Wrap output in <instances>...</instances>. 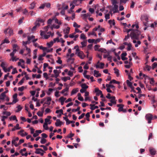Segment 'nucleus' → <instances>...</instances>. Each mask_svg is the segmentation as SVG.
Masks as SVG:
<instances>
[{"label": "nucleus", "mask_w": 157, "mask_h": 157, "mask_svg": "<svg viewBox=\"0 0 157 157\" xmlns=\"http://www.w3.org/2000/svg\"><path fill=\"white\" fill-rule=\"evenodd\" d=\"M140 32L138 29L133 30L130 34V36L133 40H138L139 36L140 35Z\"/></svg>", "instance_id": "nucleus-1"}, {"label": "nucleus", "mask_w": 157, "mask_h": 157, "mask_svg": "<svg viewBox=\"0 0 157 157\" xmlns=\"http://www.w3.org/2000/svg\"><path fill=\"white\" fill-rule=\"evenodd\" d=\"M145 118L148 121V123L150 124L151 123V121L153 118V116L151 114L149 113L146 115Z\"/></svg>", "instance_id": "nucleus-2"}, {"label": "nucleus", "mask_w": 157, "mask_h": 157, "mask_svg": "<svg viewBox=\"0 0 157 157\" xmlns=\"http://www.w3.org/2000/svg\"><path fill=\"white\" fill-rule=\"evenodd\" d=\"M50 120L47 118L45 119V122L43 125V127L46 130H48V122Z\"/></svg>", "instance_id": "nucleus-3"}, {"label": "nucleus", "mask_w": 157, "mask_h": 157, "mask_svg": "<svg viewBox=\"0 0 157 157\" xmlns=\"http://www.w3.org/2000/svg\"><path fill=\"white\" fill-rule=\"evenodd\" d=\"M94 91L96 93V95L99 96L102 93V92L99 90L98 88H95L94 89Z\"/></svg>", "instance_id": "nucleus-4"}, {"label": "nucleus", "mask_w": 157, "mask_h": 157, "mask_svg": "<svg viewBox=\"0 0 157 157\" xmlns=\"http://www.w3.org/2000/svg\"><path fill=\"white\" fill-rule=\"evenodd\" d=\"M78 56L82 59L84 58L85 57V56L84 55L82 51H80L78 52Z\"/></svg>", "instance_id": "nucleus-5"}, {"label": "nucleus", "mask_w": 157, "mask_h": 157, "mask_svg": "<svg viewBox=\"0 0 157 157\" xmlns=\"http://www.w3.org/2000/svg\"><path fill=\"white\" fill-rule=\"evenodd\" d=\"M118 6L117 5H115L112 8V10L113 11V13H116L119 12L118 10Z\"/></svg>", "instance_id": "nucleus-6"}, {"label": "nucleus", "mask_w": 157, "mask_h": 157, "mask_svg": "<svg viewBox=\"0 0 157 157\" xmlns=\"http://www.w3.org/2000/svg\"><path fill=\"white\" fill-rule=\"evenodd\" d=\"M149 151L150 154L152 155H155L156 153V151L155 149L150 148L149 149Z\"/></svg>", "instance_id": "nucleus-7"}, {"label": "nucleus", "mask_w": 157, "mask_h": 157, "mask_svg": "<svg viewBox=\"0 0 157 157\" xmlns=\"http://www.w3.org/2000/svg\"><path fill=\"white\" fill-rule=\"evenodd\" d=\"M15 53L12 52L10 54V56L11 57V59L12 60V61H17L19 59V58H17L16 59H14V55Z\"/></svg>", "instance_id": "nucleus-8"}, {"label": "nucleus", "mask_w": 157, "mask_h": 157, "mask_svg": "<svg viewBox=\"0 0 157 157\" xmlns=\"http://www.w3.org/2000/svg\"><path fill=\"white\" fill-rule=\"evenodd\" d=\"M94 76L96 77H98L101 76V74L99 73V71L95 70L94 71Z\"/></svg>", "instance_id": "nucleus-9"}, {"label": "nucleus", "mask_w": 157, "mask_h": 157, "mask_svg": "<svg viewBox=\"0 0 157 157\" xmlns=\"http://www.w3.org/2000/svg\"><path fill=\"white\" fill-rule=\"evenodd\" d=\"M56 121V122L55 123V125L56 127L61 126L62 124V122L59 119H57Z\"/></svg>", "instance_id": "nucleus-10"}, {"label": "nucleus", "mask_w": 157, "mask_h": 157, "mask_svg": "<svg viewBox=\"0 0 157 157\" xmlns=\"http://www.w3.org/2000/svg\"><path fill=\"white\" fill-rule=\"evenodd\" d=\"M110 101L113 104H116L117 103V100H116V98L115 96H112V98L111 99Z\"/></svg>", "instance_id": "nucleus-11"}, {"label": "nucleus", "mask_w": 157, "mask_h": 157, "mask_svg": "<svg viewBox=\"0 0 157 157\" xmlns=\"http://www.w3.org/2000/svg\"><path fill=\"white\" fill-rule=\"evenodd\" d=\"M36 3L34 2H32L30 5V6L29 7V9L32 10L33 9L35 6Z\"/></svg>", "instance_id": "nucleus-12"}, {"label": "nucleus", "mask_w": 157, "mask_h": 157, "mask_svg": "<svg viewBox=\"0 0 157 157\" xmlns=\"http://www.w3.org/2000/svg\"><path fill=\"white\" fill-rule=\"evenodd\" d=\"M52 99L50 97H48L47 98V101L44 103L45 104H47L48 105H50V102L51 101Z\"/></svg>", "instance_id": "nucleus-13"}, {"label": "nucleus", "mask_w": 157, "mask_h": 157, "mask_svg": "<svg viewBox=\"0 0 157 157\" xmlns=\"http://www.w3.org/2000/svg\"><path fill=\"white\" fill-rule=\"evenodd\" d=\"M10 41L7 38H6L2 42L0 46H1V45L2 44H3L4 43H10Z\"/></svg>", "instance_id": "nucleus-14"}, {"label": "nucleus", "mask_w": 157, "mask_h": 157, "mask_svg": "<svg viewBox=\"0 0 157 157\" xmlns=\"http://www.w3.org/2000/svg\"><path fill=\"white\" fill-rule=\"evenodd\" d=\"M40 151L44 152L43 150L41 148H36V151L35 152V153L37 154H39L40 153Z\"/></svg>", "instance_id": "nucleus-15"}, {"label": "nucleus", "mask_w": 157, "mask_h": 157, "mask_svg": "<svg viewBox=\"0 0 157 157\" xmlns=\"http://www.w3.org/2000/svg\"><path fill=\"white\" fill-rule=\"evenodd\" d=\"M70 30V28L69 27H67L66 29L63 30V32L64 33L68 34L69 33Z\"/></svg>", "instance_id": "nucleus-16"}, {"label": "nucleus", "mask_w": 157, "mask_h": 157, "mask_svg": "<svg viewBox=\"0 0 157 157\" xmlns=\"http://www.w3.org/2000/svg\"><path fill=\"white\" fill-rule=\"evenodd\" d=\"M113 70L114 71V73L116 74L117 77H118L119 76V71L116 68H114Z\"/></svg>", "instance_id": "nucleus-17"}, {"label": "nucleus", "mask_w": 157, "mask_h": 157, "mask_svg": "<svg viewBox=\"0 0 157 157\" xmlns=\"http://www.w3.org/2000/svg\"><path fill=\"white\" fill-rule=\"evenodd\" d=\"M78 88L74 89L71 92V95L74 94L78 91Z\"/></svg>", "instance_id": "nucleus-18"}, {"label": "nucleus", "mask_w": 157, "mask_h": 157, "mask_svg": "<svg viewBox=\"0 0 157 157\" xmlns=\"http://www.w3.org/2000/svg\"><path fill=\"white\" fill-rule=\"evenodd\" d=\"M7 14H9L12 17H13V13L12 12H11V13H5V14H2V17H5L7 15Z\"/></svg>", "instance_id": "nucleus-19"}, {"label": "nucleus", "mask_w": 157, "mask_h": 157, "mask_svg": "<svg viewBox=\"0 0 157 157\" xmlns=\"http://www.w3.org/2000/svg\"><path fill=\"white\" fill-rule=\"evenodd\" d=\"M6 97V95L2 93L0 96V100H4Z\"/></svg>", "instance_id": "nucleus-20"}, {"label": "nucleus", "mask_w": 157, "mask_h": 157, "mask_svg": "<svg viewBox=\"0 0 157 157\" xmlns=\"http://www.w3.org/2000/svg\"><path fill=\"white\" fill-rule=\"evenodd\" d=\"M17 109L16 110V112H18L19 111H21V110L22 109V107H21L20 105H19L17 106Z\"/></svg>", "instance_id": "nucleus-21"}, {"label": "nucleus", "mask_w": 157, "mask_h": 157, "mask_svg": "<svg viewBox=\"0 0 157 157\" xmlns=\"http://www.w3.org/2000/svg\"><path fill=\"white\" fill-rule=\"evenodd\" d=\"M151 68V67L148 65H146L145 67L144 68V70H146V69L148 71H150V70Z\"/></svg>", "instance_id": "nucleus-22"}, {"label": "nucleus", "mask_w": 157, "mask_h": 157, "mask_svg": "<svg viewBox=\"0 0 157 157\" xmlns=\"http://www.w3.org/2000/svg\"><path fill=\"white\" fill-rule=\"evenodd\" d=\"M126 83H127V84L128 86L130 87V88H131V87L133 86L132 85V83L131 82H129L128 80H127L126 81Z\"/></svg>", "instance_id": "nucleus-23"}, {"label": "nucleus", "mask_w": 157, "mask_h": 157, "mask_svg": "<svg viewBox=\"0 0 157 157\" xmlns=\"http://www.w3.org/2000/svg\"><path fill=\"white\" fill-rule=\"evenodd\" d=\"M82 88H83V89H86L88 88V86H87L86 84L84 83L82 84L81 86Z\"/></svg>", "instance_id": "nucleus-24"}, {"label": "nucleus", "mask_w": 157, "mask_h": 157, "mask_svg": "<svg viewBox=\"0 0 157 157\" xmlns=\"http://www.w3.org/2000/svg\"><path fill=\"white\" fill-rule=\"evenodd\" d=\"M71 78L69 77H65L62 78V80H63L64 82H66L67 80H70Z\"/></svg>", "instance_id": "nucleus-25"}, {"label": "nucleus", "mask_w": 157, "mask_h": 157, "mask_svg": "<svg viewBox=\"0 0 157 157\" xmlns=\"http://www.w3.org/2000/svg\"><path fill=\"white\" fill-rule=\"evenodd\" d=\"M53 43L54 42L52 41L49 43H47V45L49 47H51L53 45Z\"/></svg>", "instance_id": "nucleus-26"}, {"label": "nucleus", "mask_w": 157, "mask_h": 157, "mask_svg": "<svg viewBox=\"0 0 157 157\" xmlns=\"http://www.w3.org/2000/svg\"><path fill=\"white\" fill-rule=\"evenodd\" d=\"M81 44L82 45V47L83 48L86 46L87 44L86 41H83L81 43Z\"/></svg>", "instance_id": "nucleus-27"}, {"label": "nucleus", "mask_w": 157, "mask_h": 157, "mask_svg": "<svg viewBox=\"0 0 157 157\" xmlns=\"http://www.w3.org/2000/svg\"><path fill=\"white\" fill-rule=\"evenodd\" d=\"M65 5L63 4L62 5V6L61 7L62 9L64 10H67L68 8V6L67 5L65 6Z\"/></svg>", "instance_id": "nucleus-28"}, {"label": "nucleus", "mask_w": 157, "mask_h": 157, "mask_svg": "<svg viewBox=\"0 0 157 157\" xmlns=\"http://www.w3.org/2000/svg\"><path fill=\"white\" fill-rule=\"evenodd\" d=\"M66 99V98H64L63 97H61L59 99V100L60 102H64L65 100Z\"/></svg>", "instance_id": "nucleus-29"}, {"label": "nucleus", "mask_w": 157, "mask_h": 157, "mask_svg": "<svg viewBox=\"0 0 157 157\" xmlns=\"http://www.w3.org/2000/svg\"><path fill=\"white\" fill-rule=\"evenodd\" d=\"M108 22L110 25L112 24L113 25H115V23L114 20H109V21Z\"/></svg>", "instance_id": "nucleus-30"}, {"label": "nucleus", "mask_w": 157, "mask_h": 157, "mask_svg": "<svg viewBox=\"0 0 157 157\" xmlns=\"http://www.w3.org/2000/svg\"><path fill=\"white\" fill-rule=\"evenodd\" d=\"M8 33H9L10 34L9 36H10L11 35L13 34V30L9 28V30H8Z\"/></svg>", "instance_id": "nucleus-31"}, {"label": "nucleus", "mask_w": 157, "mask_h": 157, "mask_svg": "<svg viewBox=\"0 0 157 157\" xmlns=\"http://www.w3.org/2000/svg\"><path fill=\"white\" fill-rule=\"evenodd\" d=\"M106 86L108 88H109V87H111V88H115V86L113 85H112L111 84H106Z\"/></svg>", "instance_id": "nucleus-32"}, {"label": "nucleus", "mask_w": 157, "mask_h": 157, "mask_svg": "<svg viewBox=\"0 0 157 157\" xmlns=\"http://www.w3.org/2000/svg\"><path fill=\"white\" fill-rule=\"evenodd\" d=\"M3 114L4 115H6L7 116H10L11 115V113L10 112L4 111L3 112Z\"/></svg>", "instance_id": "nucleus-33"}, {"label": "nucleus", "mask_w": 157, "mask_h": 157, "mask_svg": "<svg viewBox=\"0 0 157 157\" xmlns=\"http://www.w3.org/2000/svg\"><path fill=\"white\" fill-rule=\"evenodd\" d=\"M58 60L56 61V62L59 64H61L62 63V60L61 59L60 57H58Z\"/></svg>", "instance_id": "nucleus-34"}, {"label": "nucleus", "mask_w": 157, "mask_h": 157, "mask_svg": "<svg viewBox=\"0 0 157 157\" xmlns=\"http://www.w3.org/2000/svg\"><path fill=\"white\" fill-rule=\"evenodd\" d=\"M73 26L74 27H77V28H79L80 27V25H78L76 22H74L73 24Z\"/></svg>", "instance_id": "nucleus-35"}, {"label": "nucleus", "mask_w": 157, "mask_h": 157, "mask_svg": "<svg viewBox=\"0 0 157 157\" xmlns=\"http://www.w3.org/2000/svg\"><path fill=\"white\" fill-rule=\"evenodd\" d=\"M46 140L44 138H42L40 141V143L42 144H44L46 142Z\"/></svg>", "instance_id": "nucleus-36"}, {"label": "nucleus", "mask_w": 157, "mask_h": 157, "mask_svg": "<svg viewBox=\"0 0 157 157\" xmlns=\"http://www.w3.org/2000/svg\"><path fill=\"white\" fill-rule=\"evenodd\" d=\"M25 80V78H23L18 83V84H20V85H21L24 82Z\"/></svg>", "instance_id": "nucleus-37"}, {"label": "nucleus", "mask_w": 157, "mask_h": 157, "mask_svg": "<svg viewBox=\"0 0 157 157\" xmlns=\"http://www.w3.org/2000/svg\"><path fill=\"white\" fill-rule=\"evenodd\" d=\"M80 38L81 39H86V37L83 33H82L81 34Z\"/></svg>", "instance_id": "nucleus-38"}, {"label": "nucleus", "mask_w": 157, "mask_h": 157, "mask_svg": "<svg viewBox=\"0 0 157 157\" xmlns=\"http://www.w3.org/2000/svg\"><path fill=\"white\" fill-rule=\"evenodd\" d=\"M55 23L58 24L59 25H61L62 23V22H61V21H59L58 19L57 18L55 19Z\"/></svg>", "instance_id": "nucleus-39"}, {"label": "nucleus", "mask_w": 157, "mask_h": 157, "mask_svg": "<svg viewBox=\"0 0 157 157\" xmlns=\"http://www.w3.org/2000/svg\"><path fill=\"white\" fill-rule=\"evenodd\" d=\"M150 79L151 80L150 82V83L152 84V85L154 86V82L155 81L154 80V78H151Z\"/></svg>", "instance_id": "nucleus-40"}, {"label": "nucleus", "mask_w": 157, "mask_h": 157, "mask_svg": "<svg viewBox=\"0 0 157 157\" xmlns=\"http://www.w3.org/2000/svg\"><path fill=\"white\" fill-rule=\"evenodd\" d=\"M30 41H29L28 40L27 41H23L22 42V44L23 45H26L28 44H29L30 43Z\"/></svg>", "instance_id": "nucleus-41"}, {"label": "nucleus", "mask_w": 157, "mask_h": 157, "mask_svg": "<svg viewBox=\"0 0 157 157\" xmlns=\"http://www.w3.org/2000/svg\"><path fill=\"white\" fill-rule=\"evenodd\" d=\"M100 47V46L98 45H96L94 47V49L95 51H98V48Z\"/></svg>", "instance_id": "nucleus-42"}, {"label": "nucleus", "mask_w": 157, "mask_h": 157, "mask_svg": "<svg viewBox=\"0 0 157 157\" xmlns=\"http://www.w3.org/2000/svg\"><path fill=\"white\" fill-rule=\"evenodd\" d=\"M34 38L35 36H28V40L29 41H30V40H31L32 39Z\"/></svg>", "instance_id": "nucleus-43"}, {"label": "nucleus", "mask_w": 157, "mask_h": 157, "mask_svg": "<svg viewBox=\"0 0 157 157\" xmlns=\"http://www.w3.org/2000/svg\"><path fill=\"white\" fill-rule=\"evenodd\" d=\"M145 19L146 21H147L148 20V18L147 17H145V16H142L141 17V20L142 21L143 19Z\"/></svg>", "instance_id": "nucleus-44"}, {"label": "nucleus", "mask_w": 157, "mask_h": 157, "mask_svg": "<svg viewBox=\"0 0 157 157\" xmlns=\"http://www.w3.org/2000/svg\"><path fill=\"white\" fill-rule=\"evenodd\" d=\"M69 88L67 87H66L65 89H63L61 91L62 94H64L65 92L68 90Z\"/></svg>", "instance_id": "nucleus-45"}, {"label": "nucleus", "mask_w": 157, "mask_h": 157, "mask_svg": "<svg viewBox=\"0 0 157 157\" xmlns=\"http://www.w3.org/2000/svg\"><path fill=\"white\" fill-rule=\"evenodd\" d=\"M78 1V0H74L72 2V3L70 4V6H72V3L75 4L76 6H78V5L76 4V3Z\"/></svg>", "instance_id": "nucleus-46"}, {"label": "nucleus", "mask_w": 157, "mask_h": 157, "mask_svg": "<svg viewBox=\"0 0 157 157\" xmlns=\"http://www.w3.org/2000/svg\"><path fill=\"white\" fill-rule=\"evenodd\" d=\"M98 51L100 52H103L104 53H105L106 52V50L105 49L101 48H100L98 50Z\"/></svg>", "instance_id": "nucleus-47"}, {"label": "nucleus", "mask_w": 157, "mask_h": 157, "mask_svg": "<svg viewBox=\"0 0 157 157\" xmlns=\"http://www.w3.org/2000/svg\"><path fill=\"white\" fill-rule=\"evenodd\" d=\"M17 73V70L16 68H14L13 69V71L12 72V74L13 75Z\"/></svg>", "instance_id": "nucleus-48"}, {"label": "nucleus", "mask_w": 157, "mask_h": 157, "mask_svg": "<svg viewBox=\"0 0 157 157\" xmlns=\"http://www.w3.org/2000/svg\"><path fill=\"white\" fill-rule=\"evenodd\" d=\"M157 66V63H154L152 65V68L154 69Z\"/></svg>", "instance_id": "nucleus-49"}, {"label": "nucleus", "mask_w": 157, "mask_h": 157, "mask_svg": "<svg viewBox=\"0 0 157 157\" xmlns=\"http://www.w3.org/2000/svg\"><path fill=\"white\" fill-rule=\"evenodd\" d=\"M128 47L127 48V50L128 51H130L131 50V47H132V44H129L128 45Z\"/></svg>", "instance_id": "nucleus-50"}, {"label": "nucleus", "mask_w": 157, "mask_h": 157, "mask_svg": "<svg viewBox=\"0 0 157 157\" xmlns=\"http://www.w3.org/2000/svg\"><path fill=\"white\" fill-rule=\"evenodd\" d=\"M53 20H54V19H52L51 18L48 19L47 21L48 24H51Z\"/></svg>", "instance_id": "nucleus-51"}, {"label": "nucleus", "mask_w": 157, "mask_h": 157, "mask_svg": "<svg viewBox=\"0 0 157 157\" xmlns=\"http://www.w3.org/2000/svg\"><path fill=\"white\" fill-rule=\"evenodd\" d=\"M95 40V39H90L88 40V41L89 43H93L94 42Z\"/></svg>", "instance_id": "nucleus-52"}, {"label": "nucleus", "mask_w": 157, "mask_h": 157, "mask_svg": "<svg viewBox=\"0 0 157 157\" xmlns=\"http://www.w3.org/2000/svg\"><path fill=\"white\" fill-rule=\"evenodd\" d=\"M105 17L106 19L107 20L110 18L109 13H107L105 15Z\"/></svg>", "instance_id": "nucleus-53"}, {"label": "nucleus", "mask_w": 157, "mask_h": 157, "mask_svg": "<svg viewBox=\"0 0 157 157\" xmlns=\"http://www.w3.org/2000/svg\"><path fill=\"white\" fill-rule=\"evenodd\" d=\"M53 41L54 43L56 42V41H57L58 42H60V41L58 37L54 39Z\"/></svg>", "instance_id": "nucleus-54"}, {"label": "nucleus", "mask_w": 157, "mask_h": 157, "mask_svg": "<svg viewBox=\"0 0 157 157\" xmlns=\"http://www.w3.org/2000/svg\"><path fill=\"white\" fill-rule=\"evenodd\" d=\"M37 114L39 117H42L43 116V113H41L40 111H39L37 113Z\"/></svg>", "instance_id": "nucleus-55"}, {"label": "nucleus", "mask_w": 157, "mask_h": 157, "mask_svg": "<svg viewBox=\"0 0 157 157\" xmlns=\"http://www.w3.org/2000/svg\"><path fill=\"white\" fill-rule=\"evenodd\" d=\"M55 85L56 83H53L52 82H51L49 84L48 87H54L55 86Z\"/></svg>", "instance_id": "nucleus-56"}, {"label": "nucleus", "mask_w": 157, "mask_h": 157, "mask_svg": "<svg viewBox=\"0 0 157 157\" xmlns=\"http://www.w3.org/2000/svg\"><path fill=\"white\" fill-rule=\"evenodd\" d=\"M74 136V134L71 133L70 134L68 135L67 136V137L68 138H71L72 137H73Z\"/></svg>", "instance_id": "nucleus-57"}, {"label": "nucleus", "mask_w": 157, "mask_h": 157, "mask_svg": "<svg viewBox=\"0 0 157 157\" xmlns=\"http://www.w3.org/2000/svg\"><path fill=\"white\" fill-rule=\"evenodd\" d=\"M5 63L4 62H2L0 65V66L1 67H2L3 69H5Z\"/></svg>", "instance_id": "nucleus-58"}, {"label": "nucleus", "mask_w": 157, "mask_h": 157, "mask_svg": "<svg viewBox=\"0 0 157 157\" xmlns=\"http://www.w3.org/2000/svg\"><path fill=\"white\" fill-rule=\"evenodd\" d=\"M85 115V114L84 113H82L80 116L78 118V119L80 120L83 118L84 116Z\"/></svg>", "instance_id": "nucleus-59"}, {"label": "nucleus", "mask_w": 157, "mask_h": 157, "mask_svg": "<svg viewBox=\"0 0 157 157\" xmlns=\"http://www.w3.org/2000/svg\"><path fill=\"white\" fill-rule=\"evenodd\" d=\"M40 147H42L44 149L45 151H47L48 150V148L46 147L44 145H41L40 146Z\"/></svg>", "instance_id": "nucleus-60"}, {"label": "nucleus", "mask_w": 157, "mask_h": 157, "mask_svg": "<svg viewBox=\"0 0 157 157\" xmlns=\"http://www.w3.org/2000/svg\"><path fill=\"white\" fill-rule=\"evenodd\" d=\"M30 15L32 16L33 15H35L36 14V13H35L33 11H31L29 12Z\"/></svg>", "instance_id": "nucleus-61"}, {"label": "nucleus", "mask_w": 157, "mask_h": 157, "mask_svg": "<svg viewBox=\"0 0 157 157\" xmlns=\"http://www.w3.org/2000/svg\"><path fill=\"white\" fill-rule=\"evenodd\" d=\"M25 88L24 86H22L21 87H19L18 88V90L20 91H22L24 90V89Z\"/></svg>", "instance_id": "nucleus-62"}, {"label": "nucleus", "mask_w": 157, "mask_h": 157, "mask_svg": "<svg viewBox=\"0 0 157 157\" xmlns=\"http://www.w3.org/2000/svg\"><path fill=\"white\" fill-rule=\"evenodd\" d=\"M106 98L109 99H110L112 98V97L111 96V94L109 93H108L107 94V95L106 97Z\"/></svg>", "instance_id": "nucleus-63"}, {"label": "nucleus", "mask_w": 157, "mask_h": 157, "mask_svg": "<svg viewBox=\"0 0 157 157\" xmlns=\"http://www.w3.org/2000/svg\"><path fill=\"white\" fill-rule=\"evenodd\" d=\"M45 6V4L44 3L41 5L39 7V8L40 9H44V7Z\"/></svg>", "instance_id": "nucleus-64"}]
</instances>
